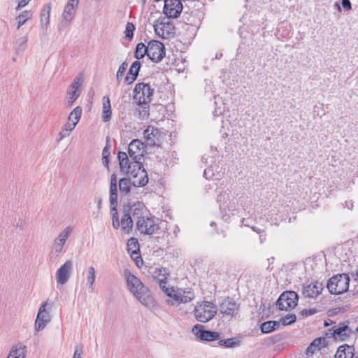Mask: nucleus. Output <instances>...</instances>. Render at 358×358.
Segmentation results:
<instances>
[{
	"instance_id": "1",
	"label": "nucleus",
	"mask_w": 358,
	"mask_h": 358,
	"mask_svg": "<svg viewBox=\"0 0 358 358\" xmlns=\"http://www.w3.org/2000/svg\"><path fill=\"white\" fill-rule=\"evenodd\" d=\"M144 152V143L138 139H134L128 145V153L120 151L117 154L120 171L131 176L134 187H143L148 182L147 171L141 162Z\"/></svg>"
},
{
	"instance_id": "2",
	"label": "nucleus",
	"mask_w": 358,
	"mask_h": 358,
	"mask_svg": "<svg viewBox=\"0 0 358 358\" xmlns=\"http://www.w3.org/2000/svg\"><path fill=\"white\" fill-rule=\"evenodd\" d=\"M131 213L136 222V229L141 234L151 235L158 230V219L148 215L143 203L137 202L131 205Z\"/></svg>"
},
{
	"instance_id": "3",
	"label": "nucleus",
	"mask_w": 358,
	"mask_h": 358,
	"mask_svg": "<svg viewBox=\"0 0 358 358\" xmlns=\"http://www.w3.org/2000/svg\"><path fill=\"white\" fill-rule=\"evenodd\" d=\"M124 275L129 291L144 306L148 308L155 307V301L148 288L136 276L128 270L124 271Z\"/></svg>"
},
{
	"instance_id": "4",
	"label": "nucleus",
	"mask_w": 358,
	"mask_h": 358,
	"mask_svg": "<svg viewBox=\"0 0 358 358\" xmlns=\"http://www.w3.org/2000/svg\"><path fill=\"white\" fill-rule=\"evenodd\" d=\"M168 275L169 273L166 272V268L159 269V275H162V278H157V282L164 293H166L168 296L173 299V301H167L169 304L174 306L176 303H186L194 299V294L190 290H183L179 289L176 290L173 287H166V275Z\"/></svg>"
},
{
	"instance_id": "5",
	"label": "nucleus",
	"mask_w": 358,
	"mask_h": 358,
	"mask_svg": "<svg viewBox=\"0 0 358 358\" xmlns=\"http://www.w3.org/2000/svg\"><path fill=\"white\" fill-rule=\"evenodd\" d=\"M71 232L72 229L70 227H66L55 238L50 246V262L52 263L56 262L61 253L63 252L64 245Z\"/></svg>"
},
{
	"instance_id": "6",
	"label": "nucleus",
	"mask_w": 358,
	"mask_h": 358,
	"mask_svg": "<svg viewBox=\"0 0 358 358\" xmlns=\"http://www.w3.org/2000/svg\"><path fill=\"white\" fill-rule=\"evenodd\" d=\"M217 313L216 306L213 303L206 301L197 303L193 310L195 319L201 323L211 320Z\"/></svg>"
},
{
	"instance_id": "7",
	"label": "nucleus",
	"mask_w": 358,
	"mask_h": 358,
	"mask_svg": "<svg viewBox=\"0 0 358 358\" xmlns=\"http://www.w3.org/2000/svg\"><path fill=\"white\" fill-rule=\"evenodd\" d=\"M350 280L348 274L340 273L334 275L329 279L327 287L330 294L339 295L348 290Z\"/></svg>"
},
{
	"instance_id": "8",
	"label": "nucleus",
	"mask_w": 358,
	"mask_h": 358,
	"mask_svg": "<svg viewBox=\"0 0 358 358\" xmlns=\"http://www.w3.org/2000/svg\"><path fill=\"white\" fill-rule=\"evenodd\" d=\"M349 324V321H345L329 328L325 332L326 338H333L336 341H345L353 333Z\"/></svg>"
},
{
	"instance_id": "9",
	"label": "nucleus",
	"mask_w": 358,
	"mask_h": 358,
	"mask_svg": "<svg viewBox=\"0 0 358 358\" xmlns=\"http://www.w3.org/2000/svg\"><path fill=\"white\" fill-rule=\"evenodd\" d=\"M217 308L223 318L231 320L238 315L240 304L232 298L227 297L222 300Z\"/></svg>"
},
{
	"instance_id": "10",
	"label": "nucleus",
	"mask_w": 358,
	"mask_h": 358,
	"mask_svg": "<svg viewBox=\"0 0 358 358\" xmlns=\"http://www.w3.org/2000/svg\"><path fill=\"white\" fill-rule=\"evenodd\" d=\"M298 299L299 296L296 292L285 291L278 297L276 301V306L280 310H291L297 306Z\"/></svg>"
},
{
	"instance_id": "11",
	"label": "nucleus",
	"mask_w": 358,
	"mask_h": 358,
	"mask_svg": "<svg viewBox=\"0 0 358 358\" xmlns=\"http://www.w3.org/2000/svg\"><path fill=\"white\" fill-rule=\"evenodd\" d=\"M154 89L149 84L141 83L136 85L134 90V99L137 103H148L153 95Z\"/></svg>"
},
{
	"instance_id": "12",
	"label": "nucleus",
	"mask_w": 358,
	"mask_h": 358,
	"mask_svg": "<svg viewBox=\"0 0 358 358\" xmlns=\"http://www.w3.org/2000/svg\"><path fill=\"white\" fill-rule=\"evenodd\" d=\"M52 303H49L46 301L41 304L39 308L36 319L34 324V328L36 331H40L43 330L45 326L50 322L51 315L50 313L47 310V307L49 306L51 308L52 306Z\"/></svg>"
},
{
	"instance_id": "13",
	"label": "nucleus",
	"mask_w": 358,
	"mask_h": 358,
	"mask_svg": "<svg viewBox=\"0 0 358 358\" xmlns=\"http://www.w3.org/2000/svg\"><path fill=\"white\" fill-rule=\"evenodd\" d=\"M164 45L156 40L150 41L148 43V57L153 62L158 63L165 57Z\"/></svg>"
},
{
	"instance_id": "14",
	"label": "nucleus",
	"mask_w": 358,
	"mask_h": 358,
	"mask_svg": "<svg viewBox=\"0 0 358 358\" xmlns=\"http://www.w3.org/2000/svg\"><path fill=\"white\" fill-rule=\"evenodd\" d=\"M82 76H77L74 78L73 83L69 87L67 94L68 100L66 102L67 107H71L76 100L80 96L81 93V86L83 84Z\"/></svg>"
},
{
	"instance_id": "15",
	"label": "nucleus",
	"mask_w": 358,
	"mask_h": 358,
	"mask_svg": "<svg viewBox=\"0 0 358 358\" xmlns=\"http://www.w3.org/2000/svg\"><path fill=\"white\" fill-rule=\"evenodd\" d=\"M78 2L79 0H69L62 13L63 20L59 25V29L66 27L69 22L72 20L75 15Z\"/></svg>"
},
{
	"instance_id": "16",
	"label": "nucleus",
	"mask_w": 358,
	"mask_h": 358,
	"mask_svg": "<svg viewBox=\"0 0 358 358\" xmlns=\"http://www.w3.org/2000/svg\"><path fill=\"white\" fill-rule=\"evenodd\" d=\"M183 6L180 0H165L164 13L169 18H177L181 13Z\"/></svg>"
},
{
	"instance_id": "17",
	"label": "nucleus",
	"mask_w": 358,
	"mask_h": 358,
	"mask_svg": "<svg viewBox=\"0 0 358 358\" xmlns=\"http://www.w3.org/2000/svg\"><path fill=\"white\" fill-rule=\"evenodd\" d=\"M192 332L201 341H213L218 340L220 337L219 332L205 330L201 324L194 325L192 327Z\"/></svg>"
},
{
	"instance_id": "18",
	"label": "nucleus",
	"mask_w": 358,
	"mask_h": 358,
	"mask_svg": "<svg viewBox=\"0 0 358 358\" xmlns=\"http://www.w3.org/2000/svg\"><path fill=\"white\" fill-rule=\"evenodd\" d=\"M145 142L149 146H159L161 143L162 132L153 127L148 126L143 131Z\"/></svg>"
},
{
	"instance_id": "19",
	"label": "nucleus",
	"mask_w": 358,
	"mask_h": 358,
	"mask_svg": "<svg viewBox=\"0 0 358 358\" xmlns=\"http://www.w3.org/2000/svg\"><path fill=\"white\" fill-rule=\"evenodd\" d=\"M73 262L68 260L58 268L55 274L57 284L64 285L68 282L73 271Z\"/></svg>"
},
{
	"instance_id": "20",
	"label": "nucleus",
	"mask_w": 358,
	"mask_h": 358,
	"mask_svg": "<svg viewBox=\"0 0 358 358\" xmlns=\"http://www.w3.org/2000/svg\"><path fill=\"white\" fill-rule=\"evenodd\" d=\"M322 285L320 282L305 283L303 285L302 294L304 297L315 298L322 292Z\"/></svg>"
},
{
	"instance_id": "21",
	"label": "nucleus",
	"mask_w": 358,
	"mask_h": 358,
	"mask_svg": "<svg viewBox=\"0 0 358 358\" xmlns=\"http://www.w3.org/2000/svg\"><path fill=\"white\" fill-rule=\"evenodd\" d=\"M110 203L111 210H115L117 206V178L115 173L110 177Z\"/></svg>"
},
{
	"instance_id": "22",
	"label": "nucleus",
	"mask_w": 358,
	"mask_h": 358,
	"mask_svg": "<svg viewBox=\"0 0 358 358\" xmlns=\"http://www.w3.org/2000/svg\"><path fill=\"white\" fill-rule=\"evenodd\" d=\"M218 191L219 194L217 197V201L220 205V208H228L230 210L235 207V202L230 201V193L229 189H227L222 191Z\"/></svg>"
},
{
	"instance_id": "23",
	"label": "nucleus",
	"mask_w": 358,
	"mask_h": 358,
	"mask_svg": "<svg viewBox=\"0 0 358 358\" xmlns=\"http://www.w3.org/2000/svg\"><path fill=\"white\" fill-rule=\"evenodd\" d=\"M124 212L125 213L122 217L120 224L122 230L124 233L129 234L132 230L133 222H135L131 213V206H128L127 210H126V208L124 207Z\"/></svg>"
},
{
	"instance_id": "24",
	"label": "nucleus",
	"mask_w": 358,
	"mask_h": 358,
	"mask_svg": "<svg viewBox=\"0 0 358 358\" xmlns=\"http://www.w3.org/2000/svg\"><path fill=\"white\" fill-rule=\"evenodd\" d=\"M355 356L354 346L344 344L338 348L334 358H353Z\"/></svg>"
},
{
	"instance_id": "25",
	"label": "nucleus",
	"mask_w": 358,
	"mask_h": 358,
	"mask_svg": "<svg viewBox=\"0 0 358 358\" xmlns=\"http://www.w3.org/2000/svg\"><path fill=\"white\" fill-rule=\"evenodd\" d=\"M326 337H320L314 339L306 349L308 356L313 355L316 351L327 345Z\"/></svg>"
},
{
	"instance_id": "26",
	"label": "nucleus",
	"mask_w": 358,
	"mask_h": 358,
	"mask_svg": "<svg viewBox=\"0 0 358 358\" xmlns=\"http://www.w3.org/2000/svg\"><path fill=\"white\" fill-rule=\"evenodd\" d=\"M141 64L139 61H135L130 66L129 71L124 78V82L127 85H131L136 79L140 71Z\"/></svg>"
},
{
	"instance_id": "27",
	"label": "nucleus",
	"mask_w": 358,
	"mask_h": 358,
	"mask_svg": "<svg viewBox=\"0 0 358 358\" xmlns=\"http://www.w3.org/2000/svg\"><path fill=\"white\" fill-rule=\"evenodd\" d=\"M51 10V3H48L45 4L41 11V29L43 30L45 34L48 26L50 23V14Z\"/></svg>"
},
{
	"instance_id": "28",
	"label": "nucleus",
	"mask_w": 358,
	"mask_h": 358,
	"mask_svg": "<svg viewBox=\"0 0 358 358\" xmlns=\"http://www.w3.org/2000/svg\"><path fill=\"white\" fill-rule=\"evenodd\" d=\"M222 169L217 165H211L210 167L206 169L203 172L204 177L208 180H217L220 179L222 173L220 172Z\"/></svg>"
},
{
	"instance_id": "29",
	"label": "nucleus",
	"mask_w": 358,
	"mask_h": 358,
	"mask_svg": "<svg viewBox=\"0 0 358 358\" xmlns=\"http://www.w3.org/2000/svg\"><path fill=\"white\" fill-rule=\"evenodd\" d=\"M128 178H121L119 180V189L122 195H127L130 192L131 185H134V178L130 175Z\"/></svg>"
},
{
	"instance_id": "30",
	"label": "nucleus",
	"mask_w": 358,
	"mask_h": 358,
	"mask_svg": "<svg viewBox=\"0 0 358 358\" xmlns=\"http://www.w3.org/2000/svg\"><path fill=\"white\" fill-rule=\"evenodd\" d=\"M102 109V120L104 122H109L111 119V106L108 96H103Z\"/></svg>"
},
{
	"instance_id": "31",
	"label": "nucleus",
	"mask_w": 358,
	"mask_h": 358,
	"mask_svg": "<svg viewBox=\"0 0 358 358\" xmlns=\"http://www.w3.org/2000/svg\"><path fill=\"white\" fill-rule=\"evenodd\" d=\"M26 347L22 344H17L13 346L7 358H24Z\"/></svg>"
},
{
	"instance_id": "32",
	"label": "nucleus",
	"mask_w": 358,
	"mask_h": 358,
	"mask_svg": "<svg viewBox=\"0 0 358 358\" xmlns=\"http://www.w3.org/2000/svg\"><path fill=\"white\" fill-rule=\"evenodd\" d=\"M191 18H187L185 22L186 29L189 30L192 34H195L200 24V20L194 16H191Z\"/></svg>"
},
{
	"instance_id": "33",
	"label": "nucleus",
	"mask_w": 358,
	"mask_h": 358,
	"mask_svg": "<svg viewBox=\"0 0 358 358\" xmlns=\"http://www.w3.org/2000/svg\"><path fill=\"white\" fill-rule=\"evenodd\" d=\"M127 250L131 254V257L138 255L139 252V244L135 238H130L127 241Z\"/></svg>"
},
{
	"instance_id": "34",
	"label": "nucleus",
	"mask_w": 358,
	"mask_h": 358,
	"mask_svg": "<svg viewBox=\"0 0 358 358\" xmlns=\"http://www.w3.org/2000/svg\"><path fill=\"white\" fill-rule=\"evenodd\" d=\"M81 115L82 108L80 106H77L70 113L68 120L73 122V127H76L80 120Z\"/></svg>"
},
{
	"instance_id": "35",
	"label": "nucleus",
	"mask_w": 358,
	"mask_h": 358,
	"mask_svg": "<svg viewBox=\"0 0 358 358\" xmlns=\"http://www.w3.org/2000/svg\"><path fill=\"white\" fill-rule=\"evenodd\" d=\"M148 45L146 46L143 43H139L137 44L136 50L134 52V57L137 59H141L144 57L145 55L148 56Z\"/></svg>"
},
{
	"instance_id": "36",
	"label": "nucleus",
	"mask_w": 358,
	"mask_h": 358,
	"mask_svg": "<svg viewBox=\"0 0 358 358\" xmlns=\"http://www.w3.org/2000/svg\"><path fill=\"white\" fill-rule=\"evenodd\" d=\"M96 278V271L95 268L93 266H90L87 269V281L88 284V288L90 289V292H93L94 288L93 285L95 282Z\"/></svg>"
},
{
	"instance_id": "37",
	"label": "nucleus",
	"mask_w": 358,
	"mask_h": 358,
	"mask_svg": "<svg viewBox=\"0 0 358 358\" xmlns=\"http://www.w3.org/2000/svg\"><path fill=\"white\" fill-rule=\"evenodd\" d=\"M32 17V13L29 10H24L22 13H20L17 17V29H19L24 23L31 18Z\"/></svg>"
},
{
	"instance_id": "38",
	"label": "nucleus",
	"mask_w": 358,
	"mask_h": 358,
	"mask_svg": "<svg viewBox=\"0 0 358 358\" xmlns=\"http://www.w3.org/2000/svg\"><path fill=\"white\" fill-rule=\"evenodd\" d=\"M219 345L225 348H234L240 345V341L237 338H231L227 339L220 340Z\"/></svg>"
},
{
	"instance_id": "39",
	"label": "nucleus",
	"mask_w": 358,
	"mask_h": 358,
	"mask_svg": "<svg viewBox=\"0 0 358 358\" xmlns=\"http://www.w3.org/2000/svg\"><path fill=\"white\" fill-rule=\"evenodd\" d=\"M171 27V24L169 23V22H163L162 21L161 22L155 24L154 26V28H155V32L160 35L161 34V31H162V34L164 35V29H167V33H169V30L168 29H169L170 27Z\"/></svg>"
},
{
	"instance_id": "40",
	"label": "nucleus",
	"mask_w": 358,
	"mask_h": 358,
	"mask_svg": "<svg viewBox=\"0 0 358 358\" xmlns=\"http://www.w3.org/2000/svg\"><path fill=\"white\" fill-rule=\"evenodd\" d=\"M140 106L138 109L139 118L145 120L149 117V105L148 103H138Z\"/></svg>"
},
{
	"instance_id": "41",
	"label": "nucleus",
	"mask_w": 358,
	"mask_h": 358,
	"mask_svg": "<svg viewBox=\"0 0 358 358\" xmlns=\"http://www.w3.org/2000/svg\"><path fill=\"white\" fill-rule=\"evenodd\" d=\"M296 320V316L294 314H289L285 317H282L280 320V322L282 323V325L287 326L293 324Z\"/></svg>"
},
{
	"instance_id": "42",
	"label": "nucleus",
	"mask_w": 358,
	"mask_h": 358,
	"mask_svg": "<svg viewBox=\"0 0 358 358\" xmlns=\"http://www.w3.org/2000/svg\"><path fill=\"white\" fill-rule=\"evenodd\" d=\"M27 41H28L27 36L21 37L16 41V45H17V52H22L26 49Z\"/></svg>"
},
{
	"instance_id": "43",
	"label": "nucleus",
	"mask_w": 358,
	"mask_h": 358,
	"mask_svg": "<svg viewBox=\"0 0 358 358\" xmlns=\"http://www.w3.org/2000/svg\"><path fill=\"white\" fill-rule=\"evenodd\" d=\"M134 25L131 22H127L125 29V37L128 41H131L134 36Z\"/></svg>"
},
{
	"instance_id": "44",
	"label": "nucleus",
	"mask_w": 358,
	"mask_h": 358,
	"mask_svg": "<svg viewBox=\"0 0 358 358\" xmlns=\"http://www.w3.org/2000/svg\"><path fill=\"white\" fill-rule=\"evenodd\" d=\"M128 64L126 62H124L120 66L116 73V78L117 83H120V78L124 75Z\"/></svg>"
},
{
	"instance_id": "45",
	"label": "nucleus",
	"mask_w": 358,
	"mask_h": 358,
	"mask_svg": "<svg viewBox=\"0 0 358 358\" xmlns=\"http://www.w3.org/2000/svg\"><path fill=\"white\" fill-rule=\"evenodd\" d=\"M270 321L265 322L261 324L260 329L262 333L269 334L273 331Z\"/></svg>"
},
{
	"instance_id": "46",
	"label": "nucleus",
	"mask_w": 358,
	"mask_h": 358,
	"mask_svg": "<svg viewBox=\"0 0 358 358\" xmlns=\"http://www.w3.org/2000/svg\"><path fill=\"white\" fill-rule=\"evenodd\" d=\"M114 213H113L112 215V220H113V227L115 228V229H118L120 226V223L119 222V218H118V215H117V209L115 210H113Z\"/></svg>"
},
{
	"instance_id": "47",
	"label": "nucleus",
	"mask_w": 358,
	"mask_h": 358,
	"mask_svg": "<svg viewBox=\"0 0 358 358\" xmlns=\"http://www.w3.org/2000/svg\"><path fill=\"white\" fill-rule=\"evenodd\" d=\"M317 313V310L315 308L303 309L300 312V315L303 317L313 315Z\"/></svg>"
},
{
	"instance_id": "48",
	"label": "nucleus",
	"mask_w": 358,
	"mask_h": 358,
	"mask_svg": "<svg viewBox=\"0 0 358 358\" xmlns=\"http://www.w3.org/2000/svg\"><path fill=\"white\" fill-rule=\"evenodd\" d=\"M71 133V129H65V128H63L59 135L60 136L59 138V141L62 140L63 138H64L65 137H67L69 136Z\"/></svg>"
},
{
	"instance_id": "49",
	"label": "nucleus",
	"mask_w": 358,
	"mask_h": 358,
	"mask_svg": "<svg viewBox=\"0 0 358 358\" xmlns=\"http://www.w3.org/2000/svg\"><path fill=\"white\" fill-rule=\"evenodd\" d=\"M341 4L343 8L347 10L352 9V4L350 0H342Z\"/></svg>"
},
{
	"instance_id": "50",
	"label": "nucleus",
	"mask_w": 358,
	"mask_h": 358,
	"mask_svg": "<svg viewBox=\"0 0 358 358\" xmlns=\"http://www.w3.org/2000/svg\"><path fill=\"white\" fill-rule=\"evenodd\" d=\"M82 353V349L78 347H76L72 358H81Z\"/></svg>"
},
{
	"instance_id": "51",
	"label": "nucleus",
	"mask_w": 358,
	"mask_h": 358,
	"mask_svg": "<svg viewBox=\"0 0 358 358\" xmlns=\"http://www.w3.org/2000/svg\"><path fill=\"white\" fill-rule=\"evenodd\" d=\"M31 0H21L19 1L18 5L16 8L17 10H19L23 7H24Z\"/></svg>"
},
{
	"instance_id": "52",
	"label": "nucleus",
	"mask_w": 358,
	"mask_h": 358,
	"mask_svg": "<svg viewBox=\"0 0 358 358\" xmlns=\"http://www.w3.org/2000/svg\"><path fill=\"white\" fill-rule=\"evenodd\" d=\"M110 150L108 146H106L102 151V157H109Z\"/></svg>"
},
{
	"instance_id": "53",
	"label": "nucleus",
	"mask_w": 358,
	"mask_h": 358,
	"mask_svg": "<svg viewBox=\"0 0 358 358\" xmlns=\"http://www.w3.org/2000/svg\"><path fill=\"white\" fill-rule=\"evenodd\" d=\"M270 322L271 323V325L272 326L273 331L277 329L280 326L279 322L271 320Z\"/></svg>"
},
{
	"instance_id": "54",
	"label": "nucleus",
	"mask_w": 358,
	"mask_h": 358,
	"mask_svg": "<svg viewBox=\"0 0 358 358\" xmlns=\"http://www.w3.org/2000/svg\"><path fill=\"white\" fill-rule=\"evenodd\" d=\"M76 127H73V122H68L64 128L65 129H71V131L75 128Z\"/></svg>"
},
{
	"instance_id": "55",
	"label": "nucleus",
	"mask_w": 358,
	"mask_h": 358,
	"mask_svg": "<svg viewBox=\"0 0 358 358\" xmlns=\"http://www.w3.org/2000/svg\"><path fill=\"white\" fill-rule=\"evenodd\" d=\"M102 163L105 166H108V164H109L108 157H102Z\"/></svg>"
},
{
	"instance_id": "56",
	"label": "nucleus",
	"mask_w": 358,
	"mask_h": 358,
	"mask_svg": "<svg viewBox=\"0 0 358 358\" xmlns=\"http://www.w3.org/2000/svg\"><path fill=\"white\" fill-rule=\"evenodd\" d=\"M345 207L348 209H352L353 207V203L352 201H346L345 202Z\"/></svg>"
},
{
	"instance_id": "57",
	"label": "nucleus",
	"mask_w": 358,
	"mask_h": 358,
	"mask_svg": "<svg viewBox=\"0 0 358 358\" xmlns=\"http://www.w3.org/2000/svg\"><path fill=\"white\" fill-rule=\"evenodd\" d=\"M250 228L252 229V230L257 234H261L262 231H264V230L262 229H260L255 226H252V227H250Z\"/></svg>"
},
{
	"instance_id": "58",
	"label": "nucleus",
	"mask_w": 358,
	"mask_h": 358,
	"mask_svg": "<svg viewBox=\"0 0 358 358\" xmlns=\"http://www.w3.org/2000/svg\"><path fill=\"white\" fill-rule=\"evenodd\" d=\"M241 223L242 224L245 225V226H247V227H250V225L248 224V222H247V220L245 219V218H243L242 220H241Z\"/></svg>"
},
{
	"instance_id": "59",
	"label": "nucleus",
	"mask_w": 358,
	"mask_h": 358,
	"mask_svg": "<svg viewBox=\"0 0 358 358\" xmlns=\"http://www.w3.org/2000/svg\"><path fill=\"white\" fill-rule=\"evenodd\" d=\"M222 53H217L216 55H215V58L219 59L222 57Z\"/></svg>"
},
{
	"instance_id": "60",
	"label": "nucleus",
	"mask_w": 358,
	"mask_h": 358,
	"mask_svg": "<svg viewBox=\"0 0 358 358\" xmlns=\"http://www.w3.org/2000/svg\"><path fill=\"white\" fill-rule=\"evenodd\" d=\"M335 6H337L338 10H341V7H340V6L338 5V3H336L335 4Z\"/></svg>"
},
{
	"instance_id": "61",
	"label": "nucleus",
	"mask_w": 358,
	"mask_h": 358,
	"mask_svg": "<svg viewBox=\"0 0 358 358\" xmlns=\"http://www.w3.org/2000/svg\"><path fill=\"white\" fill-rule=\"evenodd\" d=\"M215 224H215V222H210V226H212V227H213V226H215Z\"/></svg>"
},
{
	"instance_id": "62",
	"label": "nucleus",
	"mask_w": 358,
	"mask_h": 358,
	"mask_svg": "<svg viewBox=\"0 0 358 358\" xmlns=\"http://www.w3.org/2000/svg\"><path fill=\"white\" fill-rule=\"evenodd\" d=\"M259 238H260V241H261V243H262V242H263V241L265 239V238H263L262 237V236H260Z\"/></svg>"
},
{
	"instance_id": "63",
	"label": "nucleus",
	"mask_w": 358,
	"mask_h": 358,
	"mask_svg": "<svg viewBox=\"0 0 358 358\" xmlns=\"http://www.w3.org/2000/svg\"><path fill=\"white\" fill-rule=\"evenodd\" d=\"M328 325H329V324H328L327 322H324V326H325V327H327Z\"/></svg>"
},
{
	"instance_id": "64",
	"label": "nucleus",
	"mask_w": 358,
	"mask_h": 358,
	"mask_svg": "<svg viewBox=\"0 0 358 358\" xmlns=\"http://www.w3.org/2000/svg\"><path fill=\"white\" fill-rule=\"evenodd\" d=\"M356 331L358 334V325H357V327L356 328Z\"/></svg>"
}]
</instances>
